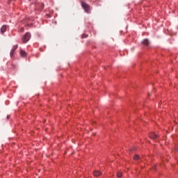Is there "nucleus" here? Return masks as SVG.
I'll return each instance as SVG.
<instances>
[{"instance_id": "15", "label": "nucleus", "mask_w": 178, "mask_h": 178, "mask_svg": "<svg viewBox=\"0 0 178 178\" xmlns=\"http://www.w3.org/2000/svg\"><path fill=\"white\" fill-rule=\"evenodd\" d=\"M10 1H15V0H10Z\"/></svg>"}, {"instance_id": "8", "label": "nucleus", "mask_w": 178, "mask_h": 178, "mask_svg": "<svg viewBox=\"0 0 178 178\" xmlns=\"http://www.w3.org/2000/svg\"><path fill=\"white\" fill-rule=\"evenodd\" d=\"M142 44H143V45H145V47H148V45H149V42L148 41L147 39H145L143 42Z\"/></svg>"}, {"instance_id": "1", "label": "nucleus", "mask_w": 178, "mask_h": 178, "mask_svg": "<svg viewBox=\"0 0 178 178\" xmlns=\"http://www.w3.org/2000/svg\"><path fill=\"white\" fill-rule=\"evenodd\" d=\"M81 5L83 9H84L85 12H86V13H90L91 11L90 10V6L88 4H87L84 1H81Z\"/></svg>"}, {"instance_id": "9", "label": "nucleus", "mask_w": 178, "mask_h": 178, "mask_svg": "<svg viewBox=\"0 0 178 178\" xmlns=\"http://www.w3.org/2000/svg\"><path fill=\"white\" fill-rule=\"evenodd\" d=\"M8 29V26L6 25H3L1 28V33H5L6 31Z\"/></svg>"}, {"instance_id": "12", "label": "nucleus", "mask_w": 178, "mask_h": 178, "mask_svg": "<svg viewBox=\"0 0 178 178\" xmlns=\"http://www.w3.org/2000/svg\"><path fill=\"white\" fill-rule=\"evenodd\" d=\"M88 37V35L86 34V33H83L82 35V38H87Z\"/></svg>"}, {"instance_id": "5", "label": "nucleus", "mask_w": 178, "mask_h": 178, "mask_svg": "<svg viewBox=\"0 0 178 178\" xmlns=\"http://www.w3.org/2000/svg\"><path fill=\"white\" fill-rule=\"evenodd\" d=\"M19 55L22 58H27V52H26L24 50L21 49L19 51Z\"/></svg>"}, {"instance_id": "13", "label": "nucleus", "mask_w": 178, "mask_h": 178, "mask_svg": "<svg viewBox=\"0 0 178 178\" xmlns=\"http://www.w3.org/2000/svg\"><path fill=\"white\" fill-rule=\"evenodd\" d=\"M19 31H20L21 33H23V31H24V27H21V28L19 29Z\"/></svg>"}, {"instance_id": "7", "label": "nucleus", "mask_w": 178, "mask_h": 178, "mask_svg": "<svg viewBox=\"0 0 178 178\" xmlns=\"http://www.w3.org/2000/svg\"><path fill=\"white\" fill-rule=\"evenodd\" d=\"M102 173L101 172L96 170L93 172V175L95 176V177H98L99 176H101Z\"/></svg>"}, {"instance_id": "6", "label": "nucleus", "mask_w": 178, "mask_h": 178, "mask_svg": "<svg viewBox=\"0 0 178 178\" xmlns=\"http://www.w3.org/2000/svg\"><path fill=\"white\" fill-rule=\"evenodd\" d=\"M149 138H152L153 140H156L158 138V135L155 134L154 132H151L149 134Z\"/></svg>"}, {"instance_id": "14", "label": "nucleus", "mask_w": 178, "mask_h": 178, "mask_svg": "<svg viewBox=\"0 0 178 178\" xmlns=\"http://www.w3.org/2000/svg\"><path fill=\"white\" fill-rule=\"evenodd\" d=\"M9 118H10V115H8V116H7V119H9Z\"/></svg>"}, {"instance_id": "4", "label": "nucleus", "mask_w": 178, "mask_h": 178, "mask_svg": "<svg viewBox=\"0 0 178 178\" xmlns=\"http://www.w3.org/2000/svg\"><path fill=\"white\" fill-rule=\"evenodd\" d=\"M24 23H26L27 26H31V24H33V19H31V18H26L24 20Z\"/></svg>"}, {"instance_id": "3", "label": "nucleus", "mask_w": 178, "mask_h": 178, "mask_svg": "<svg viewBox=\"0 0 178 178\" xmlns=\"http://www.w3.org/2000/svg\"><path fill=\"white\" fill-rule=\"evenodd\" d=\"M17 47H18L17 44H15L13 47V48L10 51V58H13L15 56V51H16Z\"/></svg>"}, {"instance_id": "10", "label": "nucleus", "mask_w": 178, "mask_h": 178, "mask_svg": "<svg viewBox=\"0 0 178 178\" xmlns=\"http://www.w3.org/2000/svg\"><path fill=\"white\" fill-rule=\"evenodd\" d=\"M139 159H140V156H138V154H135L134 156V161H139Z\"/></svg>"}, {"instance_id": "2", "label": "nucleus", "mask_w": 178, "mask_h": 178, "mask_svg": "<svg viewBox=\"0 0 178 178\" xmlns=\"http://www.w3.org/2000/svg\"><path fill=\"white\" fill-rule=\"evenodd\" d=\"M30 38H31V34L29 32L26 33L22 38V42L24 44H26L28 41L30 40Z\"/></svg>"}, {"instance_id": "11", "label": "nucleus", "mask_w": 178, "mask_h": 178, "mask_svg": "<svg viewBox=\"0 0 178 178\" xmlns=\"http://www.w3.org/2000/svg\"><path fill=\"white\" fill-rule=\"evenodd\" d=\"M122 172H118L117 173V177H119V178H120V177H122Z\"/></svg>"}]
</instances>
